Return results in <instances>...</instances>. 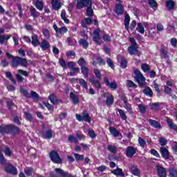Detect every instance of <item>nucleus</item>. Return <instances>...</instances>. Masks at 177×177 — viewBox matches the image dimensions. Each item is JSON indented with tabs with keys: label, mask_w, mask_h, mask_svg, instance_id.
<instances>
[{
	"label": "nucleus",
	"mask_w": 177,
	"mask_h": 177,
	"mask_svg": "<svg viewBox=\"0 0 177 177\" xmlns=\"http://www.w3.org/2000/svg\"><path fill=\"white\" fill-rule=\"evenodd\" d=\"M32 172H34V168L32 167H26L24 168V174L26 176H32Z\"/></svg>",
	"instance_id": "nucleus-35"
},
{
	"label": "nucleus",
	"mask_w": 177,
	"mask_h": 177,
	"mask_svg": "<svg viewBox=\"0 0 177 177\" xmlns=\"http://www.w3.org/2000/svg\"><path fill=\"white\" fill-rule=\"evenodd\" d=\"M134 73L136 74L135 80L140 88H145V86L146 85V77L143 76V74H142L138 69H136Z\"/></svg>",
	"instance_id": "nucleus-4"
},
{
	"label": "nucleus",
	"mask_w": 177,
	"mask_h": 177,
	"mask_svg": "<svg viewBox=\"0 0 177 177\" xmlns=\"http://www.w3.org/2000/svg\"><path fill=\"white\" fill-rule=\"evenodd\" d=\"M78 81L80 86H82V88H84V89H88V83H86L85 80L80 78L78 79Z\"/></svg>",
	"instance_id": "nucleus-42"
},
{
	"label": "nucleus",
	"mask_w": 177,
	"mask_h": 177,
	"mask_svg": "<svg viewBox=\"0 0 177 177\" xmlns=\"http://www.w3.org/2000/svg\"><path fill=\"white\" fill-rule=\"evenodd\" d=\"M118 111L120 114V118L123 120L124 121H127V118H128V116H127V114H125V112L122 109H118Z\"/></svg>",
	"instance_id": "nucleus-43"
},
{
	"label": "nucleus",
	"mask_w": 177,
	"mask_h": 177,
	"mask_svg": "<svg viewBox=\"0 0 177 177\" xmlns=\"http://www.w3.org/2000/svg\"><path fill=\"white\" fill-rule=\"evenodd\" d=\"M106 63L109 66V67H110V68H111L112 70H114L115 66H114V62H113V59L109 57H107L106 58Z\"/></svg>",
	"instance_id": "nucleus-44"
},
{
	"label": "nucleus",
	"mask_w": 177,
	"mask_h": 177,
	"mask_svg": "<svg viewBox=\"0 0 177 177\" xmlns=\"http://www.w3.org/2000/svg\"><path fill=\"white\" fill-rule=\"evenodd\" d=\"M136 154V149L133 146H129L126 149V156L128 158H132Z\"/></svg>",
	"instance_id": "nucleus-15"
},
{
	"label": "nucleus",
	"mask_w": 177,
	"mask_h": 177,
	"mask_svg": "<svg viewBox=\"0 0 177 177\" xmlns=\"http://www.w3.org/2000/svg\"><path fill=\"white\" fill-rule=\"evenodd\" d=\"M160 54L164 55L165 59H169V55H168V51H167L165 48H160Z\"/></svg>",
	"instance_id": "nucleus-54"
},
{
	"label": "nucleus",
	"mask_w": 177,
	"mask_h": 177,
	"mask_svg": "<svg viewBox=\"0 0 177 177\" xmlns=\"http://www.w3.org/2000/svg\"><path fill=\"white\" fill-rule=\"evenodd\" d=\"M49 157L54 164H63V159L60 157L59 152L53 150L49 153Z\"/></svg>",
	"instance_id": "nucleus-7"
},
{
	"label": "nucleus",
	"mask_w": 177,
	"mask_h": 177,
	"mask_svg": "<svg viewBox=\"0 0 177 177\" xmlns=\"http://www.w3.org/2000/svg\"><path fill=\"white\" fill-rule=\"evenodd\" d=\"M82 115H83V121H85V122H91V117L89 116V113H86V112H83L82 113Z\"/></svg>",
	"instance_id": "nucleus-45"
},
{
	"label": "nucleus",
	"mask_w": 177,
	"mask_h": 177,
	"mask_svg": "<svg viewBox=\"0 0 177 177\" xmlns=\"http://www.w3.org/2000/svg\"><path fill=\"white\" fill-rule=\"evenodd\" d=\"M127 85L128 88H138V85H136V84H134V82L131 80H127Z\"/></svg>",
	"instance_id": "nucleus-64"
},
{
	"label": "nucleus",
	"mask_w": 177,
	"mask_h": 177,
	"mask_svg": "<svg viewBox=\"0 0 177 177\" xmlns=\"http://www.w3.org/2000/svg\"><path fill=\"white\" fill-rule=\"evenodd\" d=\"M48 99L52 104H59V103H62V100H59L55 93L50 94L48 96Z\"/></svg>",
	"instance_id": "nucleus-20"
},
{
	"label": "nucleus",
	"mask_w": 177,
	"mask_h": 177,
	"mask_svg": "<svg viewBox=\"0 0 177 177\" xmlns=\"http://www.w3.org/2000/svg\"><path fill=\"white\" fill-rule=\"evenodd\" d=\"M136 30L140 34H145V27L142 23H138Z\"/></svg>",
	"instance_id": "nucleus-41"
},
{
	"label": "nucleus",
	"mask_w": 177,
	"mask_h": 177,
	"mask_svg": "<svg viewBox=\"0 0 177 177\" xmlns=\"http://www.w3.org/2000/svg\"><path fill=\"white\" fill-rule=\"evenodd\" d=\"M160 54L164 55L165 59H169V55H168V51H167L165 48H160Z\"/></svg>",
	"instance_id": "nucleus-53"
},
{
	"label": "nucleus",
	"mask_w": 177,
	"mask_h": 177,
	"mask_svg": "<svg viewBox=\"0 0 177 177\" xmlns=\"http://www.w3.org/2000/svg\"><path fill=\"white\" fill-rule=\"evenodd\" d=\"M0 164L1 165H6V159H5V156H3V153H2V152H0Z\"/></svg>",
	"instance_id": "nucleus-61"
},
{
	"label": "nucleus",
	"mask_w": 177,
	"mask_h": 177,
	"mask_svg": "<svg viewBox=\"0 0 177 177\" xmlns=\"http://www.w3.org/2000/svg\"><path fill=\"white\" fill-rule=\"evenodd\" d=\"M4 171L7 174H10V175H13L14 176L17 175V169L12 164L7 165L4 168Z\"/></svg>",
	"instance_id": "nucleus-9"
},
{
	"label": "nucleus",
	"mask_w": 177,
	"mask_h": 177,
	"mask_svg": "<svg viewBox=\"0 0 177 177\" xmlns=\"http://www.w3.org/2000/svg\"><path fill=\"white\" fill-rule=\"evenodd\" d=\"M59 64L63 68H66L67 67V64H66V61L63 58H60L59 59Z\"/></svg>",
	"instance_id": "nucleus-63"
},
{
	"label": "nucleus",
	"mask_w": 177,
	"mask_h": 177,
	"mask_svg": "<svg viewBox=\"0 0 177 177\" xmlns=\"http://www.w3.org/2000/svg\"><path fill=\"white\" fill-rule=\"evenodd\" d=\"M24 117L26 121H29L30 122L32 121V115L29 112H24Z\"/></svg>",
	"instance_id": "nucleus-51"
},
{
	"label": "nucleus",
	"mask_w": 177,
	"mask_h": 177,
	"mask_svg": "<svg viewBox=\"0 0 177 177\" xmlns=\"http://www.w3.org/2000/svg\"><path fill=\"white\" fill-rule=\"evenodd\" d=\"M75 133L77 137V140H82L83 139H85V135L81 133V131H77Z\"/></svg>",
	"instance_id": "nucleus-60"
},
{
	"label": "nucleus",
	"mask_w": 177,
	"mask_h": 177,
	"mask_svg": "<svg viewBox=\"0 0 177 177\" xmlns=\"http://www.w3.org/2000/svg\"><path fill=\"white\" fill-rule=\"evenodd\" d=\"M34 5L35 8L38 9V10H44V2L39 0H37L35 1Z\"/></svg>",
	"instance_id": "nucleus-38"
},
{
	"label": "nucleus",
	"mask_w": 177,
	"mask_h": 177,
	"mask_svg": "<svg viewBox=\"0 0 177 177\" xmlns=\"http://www.w3.org/2000/svg\"><path fill=\"white\" fill-rule=\"evenodd\" d=\"M138 109L141 114H145V113H146V106L142 104H138Z\"/></svg>",
	"instance_id": "nucleus-58"
},
{
	"label": "nucleus",
	"mask_w": 177,
	"mask_h": 177,
	"mask_svg": "<svg viewBox=\"0 0 177 177\" xmlns=\"http://www.w3.org/2000/svg\"><path fill=\"white\" fill-rule=\"evenodd\" d=\"M112 174L116 176L125 177V174L122 171V169L117 167L115 170L112 171Z\"/></svg>",
	"instance_id": "nucleus-33"
},
{
	"label": "nucleus",
	"mask_w": 177,
	"mask_h": 177,
	"mask_svg": "<svg viewBox=\"0 0 177 177\" xmlns=\"http://www.w3.org/2000/svg\"><path fill=\"white\" fill-rule=\"evenodd\" d=\"M41 48V50H48V49H50V43L46 39L42 40V41L39 45Z\"/></svg>",
	"instance_id": "nucleus-23"
},
{
	"label": "nucleus",
	"mask_w": 177,
	"mask_h": 177,
	"mask_svg": "<svg viewBox=\"0 0 177 177\" xmlns=\"http://www.w3.org/2000/svg\"><path fill=\"white\" fill-rule=\"evenodd\" d=\"M105 104L107 106V107H111V106L114 104V96L113 95H110L106 97Z\"/></svg>",
	"instance_id": "nucleus-29"
},
{
	"label": "nucleus",
	"mask_w": 177,
	"mask_h": 177,
	"mask_svg": "<svg viewBox=\"0 0 177 177\" xmlns=\"http://www.w3.org/2000/svg\"><path fill=\"white\" fill-rule=\"evenodd\" d=\"M87 39H80L78 41V44L80 45V46H82L83 48V49H88V48H89V41H88Z\"/></svg>",
	"instance_id": "nucleus-27"
},
{
	"label": "nucleus",
	"mask_w": 177,
	"mask_h": 177,
	"mask_svg": "<svg viewBox=\"0 0 177 177\" xmlns=\"http://www.w3.org/2000/svg\"><path fill=\"white\" fill-rule=\"evenodd\" d=\"M158 176L159 177H167V170L162 165H158L156 167Z\"/></svg>",
	"instance_id": "nucleus-16"
},
{
	"label": "nucleus",
	"mask_w": 177,
	"mask_h": 177,
	"mask_svg": "<svg viewBox=\"0 0 177 177\" xmlns=\"http://www.w3.org/2000/svg\"><path fill=\"white\" fill-rule=\"evenodd\" d=\"M144 95L146 96H149V97H152L153 96V91L150 87H146L143 91H142Z\"/></svg>",
	"instance_id": "nucleus-39"
},
{
	"label": "nucleus",
	"mask_w": 177,
	"mask_h": 177,
	"mask_svg": "<svg viewBox=\"0 0 177 177\" xmlns=\"http://www.w3.org/2000/svg\"><path fill=\"white\" fill-rule=\"evenodd\" d=\"M166 122L170 129H172V131H175V132H177V125L175 124V123L172 121V119L167 117Z\"/></svg>",
	"instance_id": "nucleus-24"
},
{
	"label": "nucleus",
	"mask_w": 177,
	"mask_h": 177,
	"mask_svg": "<svg viewBox=\"0 0 177 177\" xmlns=\"http://www.w3.org/2000/svg\"><path fill=\"white\" fill-rule=\"evenodd\" d=\"M68 140L71 143H78V138L74 137L73 135L68 136Z\"/></svg>",
	"instance_id": "nucleus-50"
},
{
	"label": "nucleus",
	"mask_w": 177,
	"mask_h": 177,
	"mask_svg": "<svg viewBox=\"0 0 177 177\" xmlns=\"http://www.w3.org/2000/svg\"><path fill=\"white\" fill-rule=\"evenodd\" d=\"M74 157L77 162L82 161L84 160V155H81L80 153H74Z\"/></svg>",
	"instance_id": "nucleus-59"
},
{
	"label": "nucleus",
	"mask_w": 177,
	"mask_h": 177,
	"mask_svg": "<svg viewBox=\"0 0 177 177\" xmlns=\"http://www.w3.org/2000/svg\"><path fill=\"white\" fill-rule=\"evenodd\" d=\"M148 3L149 6L153 9V10H157V8H158V5L157 3V1L156 0H149Z\"/></svg>",
	"instance_id": "nucleus-40"
},
{
	"label": "nucleus",
	"mask_w": 177,
	"mask_h": 177,
	"mask_svg": "<svg viewBox=\"0 0 177 177\" xmlns=\"http://www.w3.org/2000/svg\"><path fill=\"white\" fill-rule=\"evenodd\" d=\"M40 135H41L42 139H52L53 137V133L51 129H48L46 131V133L44 131L39 132Z\"/></svg>",
	"instance_id": "nucleus-17"
},
{
	"label": "nucleus",
	"mask_w": 177,
	"mask_h": 177,
	"mask_svg": "<svg viewBox=\"0 0 177 177\" xmlns=\"http://www.w3.org/2000/svg\"><path fill=\"white\" fill-rule=\"evenodd\" d=\"M6 104L8 110H12V108L15 107V102H13V101L10 98H8L7 100Z\"/></svg>",
	"instance_id": "nucleus-46"
},
{
	"label": "nucleus",
	"mask_w": 177,
	"mask_h": 177,
	"mask_svg": "<svg viewBox=\"0 0 177 177\" xmlns=\"http://www.w3.org/2000/svg\"><path fill=\"white\" fill-rule=\"evenodd\" d=\"M149 124L151 125V127H152L153 128H156V129H161L162 128L160 122L154 120L153 119L149 120Z\"/></svg>",
	"instance_id": "nucleus-25"
},
{
	"label": "nucleus",
	"mask_w": 177,
	"mask_h": 177,
	"mask_svg": "<svg viewBox=\"0 0 177 177\" xmlns=\"http://www.w3.org/2000/svg\"><path fill=\"white\" fill-rule=\"evenodd\" d=\"M31 39H32V41L30 42V44H32L34 48H37V46H39L41 41H39V39H38V35L33 33Z\"/></svg>",
	"instance_id": "nucleus-22"
},
{
	"label": "nucleus",
	"mask_w": 177,
	"mask_h": 177,
	"mask_svg": "<svg viewBox=\"0 0 177 177\" xmlns=\"http://www.w3.org/2000/svg\"><path fill=\"white\" fill-rule=\"evenodd\" d=\"M10 64H11V67H12V68H17V67H19V66L25 67V68H27V67H28V62L27 61V59L22 58L19 56H16V57H13Z\"/></svg>",
	"instance_id": "nucleus-3"
},
{
	"label": "nucleus",
	"mask_w": 177,
	"mask_h": 177,
	"mask_svg": "<svg viewBox=\"0 0 177 177\" xmlns=\"http://www.w3.org/2000/svg\"><path fill=\"white\" fill-rule=\"evenodd\" d=\"M120 67L122 69L127 68L128 67V60H127V58L125 57H122L120 59Z\"/></svg>",
	"instance_id": "nucleus-36"
},
{
	"label": "nucleus",
	"mask_w": 177,
	"mask_h": 177,
	"mask_svg": "<svg viewBox=\"0 0 177 177\" xmlns=\"http://www.w3.org/2000/svg\"><path fill=\"white\" fill-rule=\"evenodd\" d=\"M91 17H88L84 19V21H82L81 26L83 28H88V26H91L93 24Z\"/></svg>",
	"instance_id": "nucleus-26"
},
{
	"label": "nucleus",
	"mask_w": 177,
	"mask_h": 177,
	"mask_svg": "<svg viewBox=\"0 0 177 177\" xmlns=\"http://www.w3.org/2000/svg\"><path fill=\"white\" fill-rule=\"evenodd\" d=\"M129 171L134 176H140V169L136 165H131L129 167Z\"/></svg>",
	"instance_id": "nucleus-12"
},
{
	"label": "nucleus",
	"mask_w": 177,
	"mask_h": 177,
	"mask_svg": "<svg viewBox=\"0 0 177 177\" xmlns=\"http://www.w3.org/2000/svg\"><path fill=\"white\" fill-rule=\"evenodd\" d=\"M6 76L10 81H11L12 83L14 84V85H16V80L13 79V75L10 72H6Z\"/></svg>",
	"instance_id": "nucleus-47"
},
{
	"label": "nucleus",
	"mask_w": 177,
	"mask_h": 177,
	"mask_svg": "<svg viewBox=\"0 0 177 177\" xmlns=\"http://www.w3.org/2000/svg\"><path fill=\"white\" fill-rule=\"evenodd\" d=\"M160 109V103L155 102L151 104V110H159Z\"/></svg>",
	"instance_id": "nucleus-56"
},
{
	"label": "nucleus",
	"mask_w": 177,
	"mask_h": 177,
	"mask_svg": "<svg viewBox=\"0 0 177 177\" xmlns=\"http://www.w3.org/2000/svg\"><path fill=\"white\" fill-rule=\"evenodd\" d=\"M77 64L81 67L82 74H83L85 78H88L89 75V69H88V67L85 66H86V61H85V59H84V57H80L77 61Z\"/></svg>",
	"instance_id": "nucleus-6"
},
{
	"label": "nucleus",
	"mask_w": 177,
	"mask_h": 177,
	"mask_svg": "<svg viewBox=\"0 0 177 177\" xmlns=\"http://www.w3.org/2000/svg\"><path fill=\"white\" fill-rule=\"evenodd\" d=\"M94 37L93 38V41L97 44V45H100V39L102 37H100V28H97L93 32Z\"/></svg>",
	"instance_id": "nucleus-14"
},
{
	"label": "nucleus",
	"mask_w": 177,
	"mask_h": 177,
	"mask_svg": "<svg viewBox=\"0 0 177 177\" xmlns=\"http://www.w3.org/2000/svg\"><path fill=\"white\" fill-rule=\"evenodd\" d=\"M89 82L91 84V85L97 89V91H99L102 89V84H100V82L96 79H95V77H91L88 79Z\"/></svg>",
	"instance_id": "nucleus-11"
},
{
	"label": "nucleus",
	"mask_w": 177,
	"mask_h": 177,
	"mask_svg": "<svg viewBox=\"0 0 177 177\" xmlns=\"http://www.w3.org/2000/svg\"><path fill=\"white\" fill-rule=\"evenodd\" d=\"M109 132L114 138H118L120 135L121 136V133L115 127H110Z\"/></svg>",
	"instance_id": "nucleus-34"
},
{
	"label": "nucleus",
	"mask_w": 177,
	"mask_h": 177,
	"mask_svg": "<svg viewBox=\"0 0 177 177\" xmlns=\"http://www.w3.org/2000/svg\"><path fill=\"white\" fill-rule=\"evenodd\" d=\"M67 66L70 68V72L68 73V75H71V77H74L76 73H80V68H75V62H68Z\"/></svg>",
	"instance_id": "nucleus-8"
},
{
	"label": "nucleus",
	"mask_w": 177,
	"mask_h": 177,
	"mask_svg": "<svg viewBox=\"0 0 177 177\" xmlns=\"http://www.w3.org/2000/svg\"><path fill=\"white\" fill-rule=\"evenodd\" d=\"M20 133V128L14 124H5L0 125L1 135H18Z\"/></svg>",
	"instance_id": "nucleus-2"
},
{
	"label": "nucleus",
	"mask_w": 177,
	"mask_h": 177,
	"mask_svg": "<svg viewBox=\"0 0 177 177\" xmlns=\"http://www.w3.org/2000/svg\"><path fill=\"white\" fill-rule=\"evenodd\" d=\"M138 48L139 46H130L128 47V53L131 55H137L138 57H140V56L142 55V52L138 50Z\"/></svg>",
	"instance_id": "nucleus-10"
},
{
	"label": "nucleus",
	"mask_w": 177,
	"mask_h": 177,
	"mask_svg": "<svg viewBox=\"0 0 177 177\" xmlns=\"http://www.w3.org/2000/svg\"><path fill=\"white\" fill-rule=\"evenodd\" d=\"M95 75L96 76V77L97 78V80H99V81H100V80H102V73H100V71L99 69H95L93 71Z\"/></svg>",
	"instance_id": "nucleus-52"
},
{
	"label": "nucleus",
	"mask_w": 177,
	"mask_h": 177,
	"mask_svg": "<svg viewBox=\"0 0 177 177\" xmlns=\"http://www.w3.org/2000/svg\"><path fill=\"white\" fill-rule=\"evenodd\" d=\"M167 143H168V141L167 140L166 138L164 137H160L159 138V144L160 145V146H162V147H164V146H165L167 145Z\"/></svg>",
	"instance_id": "nucleus-49"
},
{
	"label": "nucleus",
	"mask_w": 177,
	"mask_h": 177,
	"mask_svg": "<svg viewBox=\"0 0 177 177\" xmlns=\"http://www.w3.org/2000/svg\"><path fill=\"white\" fill-rule=\"evenodd\" d=\"M30 16H32L33 19H37V17H39V12L37 11V10L35 9V8H34V6H30Z\"/></svg>",
	"instance_id": "nucleus-32"
},
{
	"label": "nucleus",
	"mask_w": 177,
	"mask_h": 177,
	"mask_svg": "<svg viewBox=\"0 0 177 177\" xmlns=\"http://www.w3.org/2000/svg\"><path fill=\"white\" fill-rule=\"evenodd\" d=\"M150 153H151V154H152V156H154L155 157H157L158 158H161V156H160V153H158V151H157V150L152 149L150 150Z\"/></svg>",
	"instance_id": "nucleus-62"
},
{
	"label": "nucleus",
	"mask_w": 177,
	"mask_h": 177,
	"mask_svg": "<svg viewBox=\"0 0 177 177\" xmlns=\"http://www.w3.org/2000/svg\"><path fill=\"white\" fill-rule=\"evenodd\" d=\"M131 21V17H129V14L125 12L124 15V28L127 31H129V22Z\"/></svg>",
	"instance_id": "nucleus-30"
},
{
	"label": "nucleus",
	"mask_w": 177,
	"mask_h": 177,
	"mask_svg": "<svg viewBox=\"0 0 177 177\" xmlns=\"http://www.w3.org/2000/svg\"><path fill=\"white\" fill-rule=\"evenodd\" d=\"M160 153L163 158H165L166 160H169V151L168 149L162 147L160 149Z\"/></svg>",
	"instance_id": "nucleus-21"
},
{
	"label": "nucleus",
	"mask_w": 177,
	"mask_h": 177,
	"mask_svg": "<svg viewBox=\"0 0 177 177\" xmlns=\"http://www.w3.org/2000/svg\"><path fill=\"white\" fill-rule=\"evenodd\" d=\"M51 5L54 10H59L62 8V3L58 0H52Z\"/></svg>",
	"instance_id": "nucleus-31"
},
{
	"label": "nucleus",
	"mask_w": 177,
	"mask_h": 177,
	"mask_svg": "<svg viewBox=\"0 0 177 177\" xmlns=\"http://www.w3.org/2000/svg\"><path fill=\"white\" fill-rule=\"evenodd\" d=\"M96 60H97V63H98L100 66H106V61H104L103 58L98 57H97Z\"/></svg>",
	"instance_id": "nucleus-57"
},
{
	"label": "nucleus",
	"mask_w": 177,
	"mask_h": 177,
	"mask_svg": "<svg viewBox=\"0 0 177 177\" xmlns=\"http://www.w3.org/2000/svg\"><path fill=\"white\" fill-rule=\"evenodd\" d=\"M165 6L167 8V10L169 12H171V10H174L175 9V6H176V3L174 0H167L165 2Z\"/></svg>",
	"instance_id": "nucleus-18"
},
{
	"label": "nucleus",
	"mask_w": 177,
	"mask_h": 177,
	"mask_svg": "<svg viewBox=\"0 0 177 177\" xmlns=\"http://www.w3.org/2000/svg\"><path fill=\"white\" fill-rule=\"evenodd\" d=\"M19 92L24 96V97H26V99H31V97L34 100L39 99V95L34 91H30V93H28V91L26 90V88H21Z\"/></svg>",
	"instance_id": "nucleus-5"
},
{
	"label": "nucleus",
	"mask_w": 177,
	"mask_h": 177,
	"mask_svg": "<svg viewBox=\"0 0 177 177\" xmlns=\"http://www.w3.org/2000/svg\"><path fill=\"white\" fill-rule=\"evenodd\" d=\"M84 8H87L86 10V16L88 17H93V9L92 8V1L91 0H77L76 5V9L81 10Z\"/></svg>",
	"instance_id": "nucleus-1"
},
{
	"label": "nucleus",
	"mask_w": 177,
	"mask_h": 177,
	"mask_svg": "<svg viewBox=\"0 0 177 177\" xmlns=\"http://www.w3.org/2000/svg\"><path fill=\"white\" fill-rule=\"evenodd\" d=\"M67 13H66V10H62L61 12V19L62 20H64V23H66V24H68V23H70V20L68 19H67Z\"/></svg>",
	"instance_id": "nucleus-37"
},
{
	"label": "nucleus",
	"mask_w": 177,
	"mask_h": 177,
	"mask_svg": "<svg viewBox=\"0 0 177 177\" xmlns=\"http://www.w3.org/2000/svg\"><path fill=\"white\" fill-rule=\"evenodd\" d=\"M141 68L144 71V73H147V71H150V66L147 64H142Z\"/></svg>",
	"instance_id": "nucleus-55"
},
{
	"label": "nucleus",
	"mask_w": 177,
	"mask_h": 177,
	"mask_svg": "<svg viewBox=\"0 0 177 177\" xmlns=\"http://www.w3.org/2000/svg\"><path fill=\"white\" fill-rule=\"evenodd\" d=\"M169 177H177V171L175 168H171L169 169Z\"/></svg>",
	"instance_id": "nucleus-48"
},
{
	"label": "nucleus",
	"mask_w": 177,
	"mask_h": 177,
	"mask_svg": "<svg viewBox=\"0 0 177 177\" xmlns=\"http://www.w3.org/2000/svg\"><path fill=\"white\" fill-rule=\"evenodd\" d=\"M69 97L72 100L73 104L77 105L80 103V97H78L74 93L71 92Z\"/></svg>",
	"instance_id": "nucleus-28"
},
{
	"label": "nucleus",
	"mask_w": 177,
	"mask_h": 177,
	"mask_svg": "<svg viewBox=\"0 0 177 177\" xmlns=\"http://www.w3.org/2000/svg\"><path fill=\"white\" fill-rule=\"evenodd\" d=\"M104 82L106 86H109V88L112 89L113 91H115V89H117V88L118 87V86L117 85V82H110V80H109V77H105L104 78Z\"/></svg>",
	"instance_id": "nucleus-13"
},
{
	"label": "nucleus",
	"mask_w": 177,
	"mask_h": 177,
	"mask_svg": "<svg viewBox=\"0 0 177 177\" xmlns=\"http://www.w3.org/2000/svg\"><path fill=\"white\" fill-rule=\"evenodd\" d=\"M115 13H116L118 16L124 15V5H122V3L115 4Z\"/></svg>",
	"instance_id": "nucleus-19"
}]
</instances>
